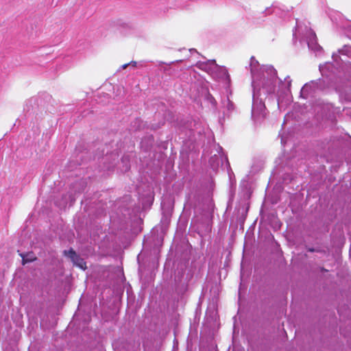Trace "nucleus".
<instances>
[{
    "label": "nucleus",
    "mask_w": 351,
    "mask_h": 351,
    "mask_svg": "<svg viewBox=\"0 0 351 351\" xmlns=\"http://www.w3.org/2000/svg\"><path fill=\"white\" fill-rule=\"evenodd\" d=\"M250 71L252 78L253 99L252 117L256 121L264 119L267 114L263 100L276 93L277 86L282 91H289L291 80L289 76L285 81L278 77L276 70L271 65L260 66L258 62L252 57L250 59Z\"/></svg>",
    "instance_id": "nucleus-1"
},
{
    "label": "nucleus",
    "mask_w": 351,
    "mask_h": 351,
    "mask_svg": "<svg viewBox=\"0 0 351 351\" xmlns=\"http://www.w3.org/2000/svg\"><path fill=\"white\" fill-rule=\"evenodd\" d=\"M190 51L192 52H196V50L195 49H190Z\"/></svg>",
    "instance_id": "nucleus-13"
},
{
    "label": "nucleus",
    "mask_w": 351,
    "mask_h": 351,
    "mask_svg": "<svg viewBox=\"0 0 351 351\" xmlns=\"http://www.w3.org/2000/svg\"><path fill=\"white\" fill-rule=\"evenodd\" d=\"M67 257L71 258L73 265L78 267L79 268L85 270L86 269V263L84 258L75 254V252L70 249L67 250Z\"/></svg>",
    "instance_id": "nucleus-6"
},
{
    "label": "nucleus",
    "mask_w": 351,
    "mask_h": 351,
    "mask_svg": "<svg viewBox=\"0 0 351 351\" xmlns=\"http://www.w3.org/2000/svg\"><path fill=\"white\" fill-rule=\"evenodd\" d=\"M350 27H351V23H350Z\"/></svg>",
    "instance_id": "nucleus-17"
},
{
    "label": "nucleus",
    "mask_w": 351,
    "mask_h": 351,
    "mask_svg": "<svg viewBox=\"0 0 351 351\" xmlns=\"http://www.w3.org/2000/svg\"><path fill=\"white\" fill-rule=\"evenodd\" d=\"M281 143L282 145H284L285 143V141L283 136H281Z\"/></svg>",
    "instance_id": "nucleus-12"
},
{
    "label": "nucleus",
    "mask_w": 351,
    "mask_h": 351,
    "mask_svg": "<svg viewBox=\"0 0 351 351\" xmlns=\"http://www.w3.org/2000/svg\"><path fill=\"white\" fill-rule=\"evenodd\" d=\"M332 58L337 66H335L332 62H328L320 64L319 66L323 77H329L330 75L335 74L343 64L349 62L348 58H351V47L345 45L338 51V53H333Z\"/></svg>",
    "instance_id": "nucleus-2"
},
{
    "label": "nucleus",
    "mask_w": 351,
    "mask_h": 351,
    "mask_svg": "<svg viewBox=\"0 0 351 351\" xmlns=\"http://www.w3.org/2000/svg\"><path fill=\"white\" fill-rule=\"evenodd\" d=\"M62 254H63L64 256H66V250H63V251H62Z\"/></svg>",
    "instance_id": "nucleus-14"
},
{
    "label": "nucleus",
    "mask_w": 351,
    "mask_h": 351,
    "mask_svg": "<svg viewBox=\"0 0 351 351\" xmlns=\"http://www.w3.org/2000/svg\"><path fill=\"white\" fill-rule=\"evenodd\" d=\"M128 64H129V66H132V67H134H134H136V66H137V64H138V63H137V62H136V61H131V62H130V63H128Z\"/></svg>",
    "instance_id": "nucleus-10"
},
{
    "label": "nucleus",
    "mask_w": 351,
    "mask_h": 351,
    "mask_svg": "<svg viewBox=\"0 0 351 351\" xmlns=\"http://www.w3.org/2000/svg\"><path fill=\"white\" fill-rule=\"evenodd\" d=\"M222 106L226 108L227 111V112L224 111L223 114L227 113V114H229L234 110V104L230 100L228 97H226L222 100Z\"/></svg>",
    "instance_id": "nucleus-8"
},
{
    "label": "nucleus",
    "mask_w": 351,
    "mask_h": 351,
    "mask_svg": "<svg viewBox=\"0 0 351 351\" xmlns=\"http://www.w3.org/2000/svg\"><path fill=\"white\" fill-rule=\"evenodd\" d=\"M219 149L220 150H221V149H222V147H219Z\"/></svg>",
    "instance_id": "nucleus-16"
},
{
    "label": "nucleus",
    "mask_w": 351,
    "mask_h": 351,
    "mask_svg": "<svg viewBox=\"0 0 351 351\" xmlns=\"http://www.w3.org/2000/svg\"><path fill=\"white\" fill-rule=\"evenodd\" d=\"M305 33L303 34L302 28L299 25L298 21L296 22L295 30L293 32V37L296 38L297 34H301L302 39L305 40L308 45V49L315 52L316 56H319L322 51V47L317 43V37L315 32L307 26L304 27Z\"/></svg>",
    "instance_id": "nucleus-3"
},
{
    "label": "nucleus",
    "mask_w": 351,
    "mask_h": 351,
    "mask_svg": "<svg viewBox=\"0 0 351 351\" xmlns=\"http://www.w3.org/2000/svg\"><path fill=\"white\" fill-rule=\"evenodd\" d=\"M128 66H129V64H128H128H123V65L121 66V68H122L123 69H126Z\"/></svg>",
    "instance_id": "nucleus-11"
},
{
    "label": "nucleus",
    "mask_w": 351,
    "mask_h": 351,
    "mask_svg": "<svg viewBox=\"0 0 351 351\" xmlns=\"http://www.w3.org/2000/svg\"><path fill=\"white\" fill-rule=\"evenodd\" d=\"M278 106H280V102L278 100Z\"/></svg>",
    "instance_id": "nucleus-15"
},
{
    "label": "nucleus",
    "mask_w": 351,
    "mask_h": 351,
    "mask_svg": "<svg viewBox=\"0 0 351 351\" xmlns=\"http://www.w3.org/2000/svg\"><path fill=\"white\" fill-rule=\"evenodd\" d=\"M19 256L22 258V264L23 265L36 260V257L33 252L19 253Z\"/></svg>",
    "instance_id": "nucleus-7"
},
{
    "label": "nucleus",
    "mask_w": 351,
    "mask_h": 351,
    "mask_svg": "<svg viewBox=\"0 0 351 351\" xmlns=\"http://www.w3.org/2000/svg\"><path fill=\"white\" fill-rule=\"evenodd\" d=\"M322 83V80H318L305 84L301 89L300 96L304 99L315 96L319 91L322 90L324 88Z\"/></svg>",
    "instance_id": "nucleus-5"
},
{
    "label": "nucleus",
    "mask_w": 351,
    "mask_h": 351,
    "mask_svg": "<svg viewBox=\"0 0 351 351\" xmlns=\"http://www.w3.org/2000/svg\"><path fill=\"white\" fill-rule=\"evenodd\" d=\"M207 100L209 101L213 106H215L216 101H215V98L210 94H208L207 95Z\"/></svg>",
    "instance_id": "nucleus-9"
},
{
    "label": "nucleus",
    "mask_w": 351,
    "mask_h": 351,
    "mask_svg": "<svg viewBox=\"0 0 351 351\" xmlns=\"http://www.w3.org/2000/svg\"><path fill=\"white\" fill-rule=\"evenodd\" d=\"M196 66L199 69L206 71L214 78H222L228 80L229 78L226 69L219 66L215 60H207L205 62L199 61L197 62Z\"/></svg>",
    "instance_id": "nucleus-4"
}]
</instances>
